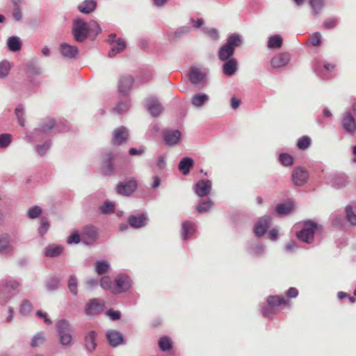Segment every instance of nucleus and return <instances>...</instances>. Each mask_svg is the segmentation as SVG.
<instances>
[{
	"mask_svg": "<svg viewBox=\"0 0 356 356\" xmlns=\"http://www.w3.org/2000/svg\"><path fill=\"white\" fill-rule=\"evenodd\" d=\"M242 44V39L238 34L230 35L227 42L219 49L218 58L220 60L225 61L230 58L234 54L236 47H240Z\"/></svg>",
	"mask_w": 356,
	"mask_h": 356,
	"instance_id": "obj_1",
	"label": "nucleus"
},
{
	"mask_svg": "<svg viewBox=\"0 0 356 356\" xmlns=\"http://www.w3.org/2000/svg\"><path fill=\"white\" fill-rule=\"evenodd\" d=\"M72 33L76 41H84L89 33L88 23L81 19H75L73 24Z\"/></svg>",
	"mask_w": 356,
	"mask_h": 356,
	"instance_id": "obj_2",
	"label": "nucleus"
},
{
	"mask_svg": "<svg viewBox=\"0 0 356 356\" xmlns=\"http://www.w3.org/2000/svg\"><path fill=\"white\" fill-rule=\"evenodd\" d=\"M317 229V225L312 221L305 222L302 230L296 233L297 237L303 242L310 243L314 240V235Z\"/></svg>",
	"mask_w": 356,
	"mask_h": 356,
	"instance_id": "obj_3",
	"label": "nucleus"
},
{
	"mask_svg": "<svg viewBox=\"0 0 356 356\" xmlns=\"http://www.w3.org/2000/svg\"><path fill=\"white\" fill-rule=\"evenodd\" d=\"M57 327L60 343L64 346L69 345L72 341L69 323L65 320H60L58 322Z\"/></svg>",
	"mask_w": 356,
	"mask_h": 356,
	"instance_id": "obj_4",
	"label": "nucleus"
},
{
	"mask_svg": "<svg viewBox=\"0 0 356 356\" xmlns=\"http://www.w3.org/2000/svg\"><path fill=\"white\" fill-rule=\"evenodd\" d=\"M309 178L307 170L302 167H296L291 173V180L294 185L301 186L305 184Z\"/></svg>",
	"mask_w": 356,
	"mask_h": 356,
	"instance_id": "obj_5",
	"label": "nucleus"
},
{
	"mask_svg": "<svg viewBox=\"0 0 356 356\" xmlns=\"http://www.w3.org/2000/svg\"><path fill=\"white\" fill-rule=\"evenodd\" d=\"M131 281L127 275H118L115 278L113 293H121L129 289Z\"/></svg>",
	"mask_w": 356,
	"mask_h": 356,
	"instance_id": "obj_6",
	"label": "nucleus"
},
{
	"mask_svg": "<svg viewBox=\"0 0 356 356\" xmlns=\"http://www.w3.org/2000/svg\"><path fill=\"white\" fill-rule=\"evenodd\" d=\"M137 188L136 181L130 179L127 181L120 182L117 185V193L122 195L129 196Z\"/></svg>",
	"mask_w": 356,
	"mask_h": 356,
	"instance_id": "obj_7",
	"label": "nucleus"
},
{
	"mask_svg": "<svg viewBox=\"0 0 356 356\" xmlns=\"http://www.w3.org/2000/svg\"><path fill=\"white\" fill-rule=\"evenodd\" d=\"M115 35L111 34L108 36V42L111 44V51H109V57H113L117 54L122 51L126 48V42L122 39L115 40Z\"/></svg>",
	"mask_w": 356,
	"mask_h": 356,
	"instance_id": "obj_8",
	"label": "nucleus"
},
{
	"mask_svg": "<svg viewBox=\"0 0 356 356\" xmlns=\"http://www.w3.org/2000/svg\"><path fill=\"white\" fill-rule=\"evenodd\" d=\"M104 306L103 301L96 298L92 299L86 305L85 313L89 316L98 315L103 311Z\"/></svg>",
	"mask_w": 356,
	"mask_h": 356,
	"instance_id": "obj_9",
	"label": "nucleus"
},
{
	"mask_svg": "<svg viewBox=\"0 0 356 356\" xmlns=\"http://www.w3.org/2000/svg\"><path fill=\"white\" fill-rule=\"evenodd\" d=\"M129 133L127 128L120 127L116 128L113 132L111 143L113 145H120L128 140Z\"/></svg>",
	"mask_w": 356,
	"mask_h": 356,
	"instance_id": "obj_10",
	"label": "nucleus"
},
{
	"mask_svg": "<svg viewBox=\"0 0 356 356\" xmlns=\"http://www.w3.org/2000/svg\"><path fill=\"white\" fill-rule=\"evenodd\" d=\"M290 60L291 55L289 53H280L271 58L270 65L273 68H280L286 66Z\"/></svg>",
	"mask_w": 356,
	"mask_h": 356,
	"instance_id": "obj_11",
	"label": "nucleus"
},
{
	"mask_svg": "<svg viewBox=\"0 0 356 356\" xmlns=\"http://www.w3.org/2000/svg\"><path fill=\"white\" fill-rule=\"evenodd\" d=\"M147 217L145 213L131 215L128 218L129 225L135 229H139L146 225Z\"/></svg>",
	"mask_w": 356,
	"mask_h": 356,
	"instance_id": "obj_12",
	"label": "nucleus"
},
{
	"mask_svg": "<svg viewBox=\"0 0 356 356\" xmlns=\"http://www.w3.org/2000/svg\"><path fill=\"white\" fill-rule=\"evenodd\" d=\"M97 236V229L90 225L85 226L83 229L82 240L87 244L92 243Z\"/></svg>",
	"mask_w": 356,
	"mask_h": 356,
	"instance_id": "obj_13",
	"label": "nucleus"
},
{
	"mask_svg": "<svg viewBox=\"0 0 356 356\" xmlns=\"http://www.w3.org/2000/svg\"><path fill=\"white\" fill-rule=\"evenodd\" d=\"M271 218L269 216L262 217L254 226V233L257 236H263L270 225Z\"/></svg>",
	"mask_w": 356,
	"mask_h": 356,
	"instance_id": "obj_14",
	"label": "nucleus"
},
{
	"mask_svg": "<svg viewBox=\"0 0 356 356\" xmlns=\"http://www.w3.org/2000/svg\"><path fill=\"white\" fill-rule=\"evenodd\" d=\"M211 182L209 180H200L195 185V192L200 197H204L210 193Z\"/></svg>",
	"mask_w": 356,
	"mask_h": 356,
	"instance_id": "obj_15",
	"label": "nucleus"
},
{
	"mask_svg": "<svg viewBox=\"0 0 356 356\" xmlns=\"http://www.w3.org/2000/svg\"><path fill=\"white\" fill-rule=\"evenodd\" d=\"M133 83L134 79L131 76H121L118 83L119 92L122 94H127L131 90Z\"/></svg>",
	"mask_w": 356,
	"mask_h": 356,
	"instance_id": "obj_16",
	"label": "nucleus"
},
{
	"mask_svg": "<svg viewBox=\"0 0 356 356\" xmlns=\"http://www.w3.org/2000/svg\"><path fill=\"white\" fill-rule=\"evenodd\" d=\"M60 51L63 56L67 58H74L78 54L79 50L76 46L62 43L60 46Z\"/></svg>",
	"mask_w": 356,
	"mask_h": 356,
	"instance_id": "obj_17",
	"label": "nucleus"
},
{
	"mask_svg": "<svg viewBox=\"0 0 356 356\" xmlns=\"http://www.w3.org/2000/svg\"><path fill=\"white\" fill-rule=\"evenodd\" d=\"M146 107L150 113L154 117L158 116L163 110L161 104L155 98H149L147 99Z\"/></svg>",
	"mask_w": 356,
	"mask_h": 356,
	"instance_id": "obj_18",
	"label": "nucleus"
},
{
	"mask_svg": "<svg viewBox=\"0 0 356 356\" xmlns=\"http://www.w3.org/2000/svg\"><path fill=\"white\" fill-rule=\"evenodd\" d=\"M196 232V225L191 221L186 220L182 223V238L184 240H188Z\"/></svg>",
	"mask_w": 356,
	"mask_h": 356,
	"instance_id": "obj_19",
	"label": "nucleus"
},
{
	"mask_svg": "<svg viewBox=\"0 0 356 356\" xmlns=\"http://www.w3.org/2000/svg\"><path fill=\"white\" fill-rule=\"evenodd\" d=\"M342 125L348 133H354L356 130V122L350 113H346L342 120Z\"/></svg>",
	"mask_w": 356,
	"mask_h": 356,
	"instance_id": "obj_20",
	"label": "nucleus"
},
{
	"mask_svg": "<svg viewBox=\"0 0 356 356\" xmlns=\"http://www.w3.org/2000/svg\"><path fill=\"white\" fill-rule=\"evenodd\" d=\"M224 63L222 70L225 74L227 76L233 75L237 70V60L234 58H231Z\"/></svg>",
	"mask_w": 356,
	"mask_h": 356,
	"instance_id": "obj_21",
	"label": "nucleus"
},
{
	"mask_svg": "<svg viewBox=\"0 0 356 356\" xmlns=\"http://www.w3.org/2000/svg\"><path fill=\"white\" fill-rule=\"evenodd\" d=\"M267 302L269 306L273 307L280 305H284L285 307H289L291 305L290 302L285 298L278 296H269L267 299Z\"/></svg>",
	"mask_w": 356,
	"mask_h": 356,
	"instance_id": "obj_22",
	"label": "nucleus"
},
{
	"mask_svg": "<svg viewBox=\"0 0 356 356\" xmlns=\"http://www.w3.org/2000/svg\"><path fill=\"white\" fill-rule=\"evenodd\" d=\"M97 8V3L94 0H86L81 3L79 6V10L83 14H89L93 12Z\"/></svg>",
	"mask_w": 356,
	"mask_h": 356,
	"instance_id": "obj_23",
	"label": "nucleus"
},
{
	"mask_svg": "<svg viewBox=\"0 0 356 356\" xmlns=\"http://www.w3.org/2000/svg\"><path fill=\"white\" fill-rule=\"evenodd\" d=\"M181 138V133L179 131H167L164 134V140L169 145L177 144Z\"/></svg>",
	"mask_w": 356,
	"mask_h": 356,
	"instance_id": "obj_24",
	"label": "nucleus"
},
{
	"mask_svg": "<svg viewBox=\"0 0 356 356\" xmlns=\"http://www.w3.org/2000/svg\"><path fill=\"white\" fill-rule=\"evenodd\" d=\"M194 164L193 159L190 157H185L181 160L179 164V171L184 175L189 173L191 168Z\"/></svg>",
	"mask_w": 356,
	"mask_h": 356,
	"instance_id": "obj_25",
	"label": "nucleus"
},
{
	"mask_svg": "<svg viewBox=\"0 0 356 356\" xmlns=\"http://www.w3.org/2000/svg\"><path fill=\"white\" fill-rule=\"evenodd\" d=\"M107 339L111 346L115 347L122 342V334L116 331L110 330L107 332Z\"/></svg>",
	"mask_w": 356,
	"mask_h": 356,
	"instance_id": "obj_26",
	"label": "nucleus"
},
{
	"mask_svg": "<svg viewBox=\"0 0 356 356\" xmlns=\"http://www.w3.org/2000/svg\"><path fill=\"white\" fill-rule=\"evenodd\" d=\"M204 74L197 67H191L189 73V79L193 83H199L204 79Z\"/></svg>",
	"mask_w": 356,
	"mask_h": 356,
	"instance_id": "obj_27",
	"label": "nucleus"
},
{
	"mask_svg": "<svg viewBox=\"0 0 356 356\" xmlns=\"http://www.w3.org/2000/svg\"><path fill=\"white\" fill-rule=\"evenodd\" d=\"M293 204L292 202L279 204L275 207V211L279 215L288 214L292 211Z\"/></svg>",
	"mask_w": 356,
	"mask_h": 356,
	"instance_id": "obj_28",
	"label": "nucleus"
},
{
	"mask_svg": "<svg viewBox=\"0 0 356 356\" xmlns=\"http://www.w3.org/2000/svg\"><path fill=\"white\" fill-rule=\"evenodd\" d=\"M96 332L94 331H91L86 337V348L90 352L93 351L96 348Z\"/></svg>",
	"mask_w": 356,
	"mask_h": 356,
	"instance_id": "obj_29",
	"label": "nucleus"
},
{
	"mask_svg": "<svg viewBox=\"0 0 356 356\" xmlns=\"http://www.w3.org/2000/svg\"><path fill=\"white\" fill-rule=\"evenodd\" d=\"M7 44L11 51H19L22 48V42L19 38L12 36L8 39Z\"/></svg>",
	"mask_w": 356,
	"mask_h": 356,
	"instance_id": "obj_30",
	"label": "nucleus"
},
{
	"mask_svg": "<svg viewBox=\"0 0 356 356\" xmlns=\"http://www.w3.org/2000/svg\"><path fill=\"white\" fill-rule=\"evenodd\" d=\"M283 43V40L280 35H274L269 38L268 47L269 49H280Z\"/></svg>",
	"mask_w": 356,
	"mask_h": 356,
	"instance_id": "obj_31",
	"label": "nucleus"
},
{
	"mask_svg": "<svg viewBox=\"0 0 356 356\" xmlns=\"http://www.w3.org/2000/svg\"><path fill=\"white\" fill-rule=\"evenodd\" d=\"M63 247L60 245H50L45 249L44 254L48 257H54L59 256L63 252Z\"/></svg>",
	"mask_w": 356,
	"mask_h": 356,
	"instance_id": "obj_32",
	"label": "nucleus"
},
{
	"mask_svg": "<svg viewBox=\"0 0 356 356\" xmlns=\"http://www.w3.org/2000/svg\"><path fill=\"white\" fill-rule=\"evenodd\" d=\"M208 99L209 97L207 95L200 93L193 95L192 97L191 102L195 106L200 107L203 105Z\"/></svg>",
	"mask_w": 356,
	"mask_h": 356,
	"instance_id": "obj_33",
	"label": "nucleus"
},
{
	"mask_svg": "<svg viewBox=\"0 0 356 356\" xmlns=\"http://www.w3.org/2000/svg\"><path fill=\"white\" fill-rule=\"evenodd\" d=\"M159 346L163 351H168L172 349V341L167 337H161L159 341Z\"/></svg>",
	"mask_w": 356,
	"mask_h": 356,
	"instance_id": "obj_34",
	"label": "nucleus"
},
{
	"mask_svg": "<svg viewBox=\"0 0 356 356\" xmlns=\"http://www.w3.org/2000/svg\"><path fill=\"white\" fill-rule=\"evenodd\" d=\"M100 286L104 290H108L113 293L114 289V283L112 282L111 278L108 276H104L100 280Z\"/></svg>",
	"mask_w": 356,
	"mask_h": 356,
	"instance_id": "obj_35",
	"label": "nucleus"
},
{
	"mask_svg": "<svg viewBox=\"0 0 356 356\" xmlns=\"http://www.w3.org/2000/svg\"><path fill=\"white\" fill-rule=\"evenodd\" d=\"M10 241L8 234L0 236V252H6L10 249Z\"/></svg>",
	"mask_w": 356,
	"mask_h": 356,
	"instance_id": "obj_36",
	"label": "nucleus"
},
{
	"mask_svg": "<svg viewBox=\"0 0 356 356\" xmlns=\"http://www.w3.org/2000/svg\"><path fill=\"white\" fill-rule=\"evenodd\" d=\"M311 138L307 136H303L299 138L297 143V147L300 149H306L311 145Z\"/></svg>",
	"mask_w": 356,
	"mask_h": 356,
	"instance_id": "obj_37",
	"label": "nucleus"
},
{
	"mask_svg": "<svg viewBox=\"0 0 356 356\" xmlns=\"http://www.w3.org/2000/svg\"><path fill=\"white\" fill-rule=\"evenodd\" d=\"M109 265L105 261H98L95 264L96 272L98 275H102L108 270Z\"/></svg>",
	"mask_w": 356,
	"mask_h": 356,
	"instance_id": "obj_38",
	"label": "nucleus"
},
{
	"mask_svg": "<svg viewBox=\"0 0 356 356\" xmlns=\"http://www.w3.org/2000/svg\"><path fill=\"white\" fill-rule=\"evenodd\" d=\"M279 159L280 163L284 166L291 165L293 163V156L287 153L280 154Z\"/></svg>",
	"mask_w": 356,
	"mask_h": 356,
	"instance_id": "obj_39",
	"label": "nucleus"
},
{
	"mask_svg": "<svg viewBox=\"0 0 356 356\" xmlns=\"http://www.w3.org/2000/svg\"><path fill=\"white\" fill-rule=\"evenodd\" d=\"M323 0H310L309 4L314 9V15H318L323 6Z\"/></svg>",
	"mask_w": 356,
	"mask_h": 356,
	"instance_id": "obj_40",
	"label": "nucleus"
},
{
	"mask_svg": "<svg viewBox=\"0 0 356 356\" xmlns=\"http://www.w3.org/2000/svg\"><path fill=\"white\" fill-rule=\"evenodd\" d=\"M44 339V334L42 332H38L33 337L31 345L32 347H37L42 344Z\"/></svg>",
	"mask_w": 356,
	"mask_h": 356,
	"instance_id": "obj_41",
	"label": "nucleus"
},
{
	"mask_svg": "<svg viewBox=\"0 0 356 356\" xmlns=\"http://www.w3.org/2000/svg\"><path fill=\"white\" fill-rule=\"evenodd\" d=\"M68 288L73 295L77 294V279L75 276L71 275L68 280Z\"/></svg>",
	"mask_w": 356,
	"mask_h": 356,
	"instance_id": "obj_42",
	"label": "nucleus"
},
{
	"mask_svg": "<svg viewBox=\"0 0 356 356\" xmlns=\"http://www.w3.org/2000/svg\"><path fill=\"white\" fill-rule=\"evenodd\" d=\"M321 35L319 32H316L309 36V42L312 46L318 47L321 44Z\"/></svg>",
	"mask_w": 356,
	"mask_h": 356,
	"instance_id": "obj_43",
	"label": "nucleus"
},
{
	"mask_svg": "<svg viewBox=\"0 0 356 356\" xmlns=\"http://www.w3.org/2000/svg\"><path fill=\"white\" fill-rule=\"evenodd\" d=\"M12 140V136L10 134H0V148H4L9 145Z\"/></svg>",
	"mask_w": 356,
	"mask_h": 356,
	"instance_id": "obj_44",
	"label": "nucleus"
},
{
	"mask_svg": "<svg viewBox=\"0 0 356 356\" xmlns=\"http://www.w3.org/2000/svg\"><path fill=\"white\" fill-rule=\"evenodd\" d=\"M346 213L347 220L353 225H356V215L353 211V208L350 206L346 207Z\"/></svg>",
	"mask_w": 356,
	"mask_h": 356,
	"instance_id": "obj_45",
	"label": "nucleus"
},
{
	"mask_svg": "<svg viewBox=\"0 0 356 356\" xmlns=\"http://www.w3.org/2000/svg\"><path fill=\"white\" fill-rule=\"evenodd\" d=\"M10 69V63L8 61L0 63V78H3L8 74Z\"/></svg>",
	"mask_w": 356,
	"mask_h": 356,
	"instance_id": "obj_46",
	"label": "nucleus"
},
{
	"mask_svg": "<svg viewBox=\"0 0 356 356\" xmlns=\"http://www.w3.org/2000/svg\"><path fill=\"white\" fill-rule=\"evenodd\" d=\"M24 108L22 107V105H19L16 108H15V115L18 119V122L19 123V124L22 126V127H24V124H25V120H24Z\"/></svg>",
	"mask_w": 356,
	"mask_h": 356,
	"instance_id": "obj_47",
	"label": "nucleus"
},
{
	"mask_svg": "<svg viewBox=\"0 0 356 356\" xmlns=\"http://www.w3.org/2000/svg\"><path fill=\"white\" fill-rule=\"evenodd\" d=\"M49 228V223L45 218L40 220V226L38 229L39 233L41 236L44 235Z\"/></svg>",
	"mask_w": 356,
	"mask_h": 356,
	"instance_id": "obj_48",
	"label": "nucleus"
},
{
	"mask_svg": "<svg viewBox=\"0 0 356 356\" xmlns=\"http://www.w3.org/2000/svg\"><path fill=\"white\" fill-rule=\"evenodd\" d=\"M32 305L29 300H24L21 305L19 312L23 315H27L31 310Z\"/></svg>",
	"mask_w": 356,
	"mask_h": 356,
	"instance_id": "obj_49",
	"label": "nucleus"
},
{
	"mask_svg": "<svg viewBox=\"0 0 356 356\" xmlns=\"http://www.w3.org/2000/svg\"><path fill=\"white\" fill-rule=\"evenodd\" d=\"M88 24L89 32L93 33L95 35L101 33L102 29L95 21H90Z\"/></svg>",
	"mask_w": 356,
	"mask_h": 356,
	"instance_id": "obj_50",
	"label": "nucleus"
},
{
	"mask_svg": "<svg viewBox=\"0 0 356 356\" xmlns=\"http://www.w3.org/2000/svg\"><path fill=\"white\" fill-rule=\"evenodd\" d=\"M212 206V202L211 201H204L201 202L197 207V211L199 213H204L207 211Z\"/></svg>",
	"mask_w": 356,
	"mask_h": 356,
	"instance_id": "obj_51",
	"label": "nucleus"
},
{
	"mask_svg": "<svg viewBox=\"0 0 356 356\" xmlns=\"http://www.w3.org/2000/svg\"><path fill=\"white\" fill-rule=\"evenodd\" d=\"M42 213V209L38 206H35L29 209L28 215L30 218H35Z\"/></svg>",
	"mask_w": 356,
	"mask_h": 356,
	"instance_id": "obj_52",
	"label": "nucleus"
},
{
	"mask_svg": "<svg viewBox=\"0 0 356 356\" xmlns=\"http://www.w3.org/2000/svg\"><path fill=\"white\" fill-rule=\"evenodd\" d=\"M54 126L55 120L54 119H50L40 125V130L42 131H47L51 129Z\"/></svg>",
	"mask_w": 356,
	"mask_h": 356,
	"instance_id": "obj_53",
	"label": "nucleus"
},
{
	"mask_svg": "<svg viewBox=\"0 0 356 356\" xmlns=\"http://www.w3.org/2000/svg\"><path fill=\"white\" fill-rule=\"evenodd\" d=\"M115 204L113 202H105L101 207L102 212L104 213H112L114 211Z\"/></svg>",
	"mask_w": 356,
	"mask_h": 356,
	"instance_id": "obj_54",
	"label": "nucleus"
},
{
	"mask_svg": "<svg viewBox=\"0 0 356 356\" xmlns=\"http://www.w3.org/2000/svg\"><path fill=\"white\" fill-rule=\"evenodd\" d=\"M50 143L49 142H45L44 144L41 145H37L36 151L40 156H43L46 152L49 149Z\"/></svg>",
	"mask_w": 356,
	"mask_h": 356,
	"instance_id": "obj_55",
	"label": "nucleus"
},
{
	"mask_svg": "<svg viewBox=\"0 0 356 356\" xmlns=\"http://www.w3.org/2000/svg\"><path fill=\"white\" fill-rule=\"evenodd\" d=\"M337 22L338 21L337 18H329L324 21L323 26L326 29H331L337 25Z\"/></svg>",
	"mask_w": 356,
	"mask_h": 356,
	"instance_id": "obj_56",
	"label": "nucleus"
},
{
	"mask_svg": "<svg viewBox=\"0 0 356 356\" xmlns=\"http://www.w3.org/2000/svg\"><path fill=\"white\" fill-rule=\"evenodd\" d=\"M80 242V236L77 232L72 233L67 238V243H76L78 244Z\"/></svg>",
	"mask_w": 356,
	"mask_h": 356,
	"instance_id": "obj_57",
	"label": "nucleus"
},
{
	"mask_svg": "<svg viewBox=\"0 0 356 356\" xmlns=\"http://www.w3.org/2000/svg\"><path fill=\"white\" fill-rule=\"evenodd\" d=\"M13 3L15 5V7L14 8L13 12V16L15 20H20L22 19V13L21 11L17 5V1L15 0H13Z\"/></svg>",
	"mask_w": 356,
	"mask_h": 356,
	"instance_id": "obj_58",
	"label": "nucleus"
},
{
	"mask_svg": "<svg viewBox=\"0 0 356 356\" xmlns=\"http://www.w3.org/2000/svg\"><path fill=\"white\" fill-rule=\"evenodd\" d=\"M106 314L112 320H117L120 317V313L118 311L109 309Z\"/></svg>",
	"mask_w": 356,
	"mask_h": 356,
	"instance_id": "obj_59",
	"label": "nucleus"
},
{
	"mask_svg": "<svg viewBox=\"0 0 356 356\" xmlns=\"http://www.w3.org/2000/svg\"><path fill=\"white\" fill-rule=\"evenodd\" d=\"M37 316L39 318H41L44 320V323L47 324H50L51 323V321L47 317V314L45 312H42L41 311H38L36 312Z\"/></svg>",
	"mask_w": 356,
	"mask_h": 356,
	"instance_id": "obj_60",
	"label": "nucleus"
},
{
	"mask_svg": "<svg viewBox=\"0 0 356 356\" xmlns=\"http://www.w3.org/2000/svg\"><path fill=\"white\" fill-rule=\"evenodd\" d=\"M289 298H296L298 295V291L296 288L291 287L286 293Z\"/></svg>",
	"mask_w": 356,
	"mask_h": 356,
	"instance_id": "obj_61",
	"label": "nucleus"
},
{
	"mask_svg": "<svg viewBox=\"0 0 356 356\" xmlns=\"http://www.w3.org/2000/svg\"><path fill=\"white\" fill-rule=\"evenodd\" d=\"M129 107V104L128 103H120L115 109L119 111H124L128 109Z\"/></svg>",
	"mask_w": 356,
	"mask_h": 356,
	"instance_id": "obj_62",
	"label": "nucleus"
},
{
	"mask_svg": "<svg viewBox=\"0 0 356 356\" xmlns=\"http://www.w3.org/2000/svg\"><path fill=\"white\" fill-rule=\"evenodd\" d=\"M19 286V283L16 281L10 282L9 283H7L6 285V289L10 288L14 290L18 289Z\"/></svg>",
	"mask_w": 356,
	"mask_h": 356,
	"instance_id": "obj_63",
	"label": "nucleus"
},
{
	"mask_svg": "<svg viewBox=\"0 0 356 356\" xmlns=\"http://www.w3.org/2000/svg\"><path fill=\"white\" fill-rule=\"evenodd\" d=\"M241 104V100L236 98L232 97L231 99V106L234 109H236Z\"/></svg>",
	"mask_w": 356,
	"mask_h": 356,
	"instance_id": "obj_64",
	"label": "nucleus"
}]
</instances>
